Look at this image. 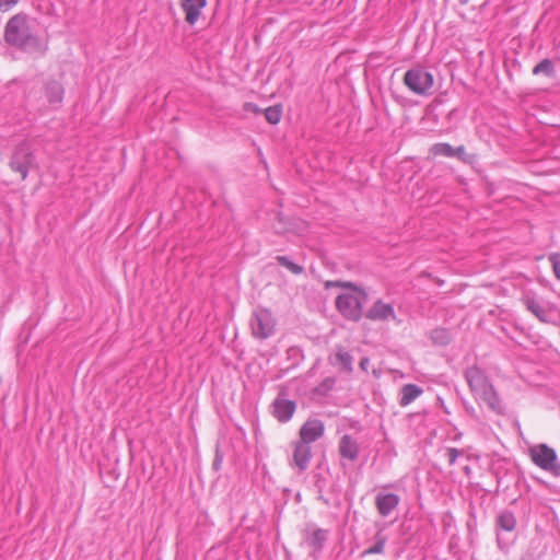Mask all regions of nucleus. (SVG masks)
I'll use <instances>...</instances> for the list:
<instances>
[{"label": "nucleus", "instance_id": "nucleus-12", "mask_svg": "<svg viewBox=\"0 0 560 560\" xmlns=\"http://www.w3.org/2000/svg\"><path fill=\"white\" fill-rule=\"evenodd\" d=\"M523 305L528 312L536 316L542 323L550 322V311L537 298L532 294H524L521 299Z\"/></svg>", "mask_w": 560, "mask_h": 560}, {"label": "nucleus", "instance_id": "nucleus-16", "mask_svg": "<svg viewBox=\"0 0 560 560\" xmlns=\"http://www.w3.org/2000/svg\"><path fill=\"white\" fill-rule=\"evenodd\" d=\"M400 498L395 493H378L375 498V506L380 515L388 516L399 504Z\"/></svg>", "mask_w": 560, "mask_h": 560}, {"label": "nucleus", "instance_id": "nucleus-13", "mask_svg": "<svg viewBox=\"0 0 560 560\" xmlns=\"http://www.w3.org/2000/svg\"><path fill=\"white\" fill-rule=\"evenodd\" d=\"M475 395L478 396L494 412L499 415L504 413L505 408L491 383H489Z\"/></svg>", "mask_w": 560, "mask_h": 560}, {"label": "nucleus", "instance_id": "nucleus-26", "mask_svg": "<svg viewBox=\"0 0 560 560\" xmlns=\"http://www.w3.org/2000/svg\"><path fill=\"white\" fill-rule=\"evenodd\" d=\"M266 120L271 125H277L281 120L282 107L281 105L269 106L264 110Z\"/></svg>", "mask_w": 560, "mask_h": 560}, {"label": "nucleus", "instance_id": "nucleus-24", "mask_svg": "<svg viewBox=\"0 0 560 560\" xmlns=\"http://www.w3.org/2000/svg\"><path fill=\"white\" fill-rule=\"evenodd\" d=\"M335 360L336 363L341 365L343 371L352 372L353 358L348 351L340 348L335 355Z\"/></svg>", "mask_w": 560, "mask_h": 560}, {"label": "nucleus", "instance_id": "nucleus-17", "mask_svg": "<svg viewBox=\"0 0 560 560\" xmlns=\"http://www.w3.org/2000/svg\"><path fill=\"white\" fill-rule=\"evenodd\" d=\"M466 382L474 394L486 387L490 381L478 366H470L465 371Z\"/></svg>", "mask_w": 560, "mask_h": 560}, {"label": "nucleus", "instance_id": "nucleus-11", "mask_svg": "<svg viewBox=\"0 0 560 560\" xmlns=\"http://www.w3.org/2000/svg\"><path fill=\"white\" fill-rule=\"evenodd\" d=\"M338 452L341 458L353 463L359 458L360 445L352 435L343 434L338 443Z\"/></svg>", "mask_w": 560, "mask_h": 560}, {"label": "nucleus", "instance_id": "nucleus-10", "mask_svg": "<svg viewBox=\"0 0 560 560\" xmlns=\"http://www.w3.org/2000/svg\"><path fill=\"white\" fill-rule=\"evenodd\" d=\"M325 424L319 419H308L300 429V441L312 444L324 435Z\"/></svg>", "mask_w": 560, "mask_h": 560}, {"label": "nucleus", "instance_id": "nucleus-3", "mask_svg": "<svg viewBox=\"0 0 560 560\" xmlns=\"http://www.w3.org/2000/svg\"><path fill=\"white\" fill-rule=\"evenodd\" d=\"M337 287L346 291L340 293L335 305L340 315L347 320L360 322L363 317V307L369 301V293L364 288L351 281H328L326 288Z\"/></svg>", "mask_w": 560, "mask_h": 560}, {"label": "nucleus", "instance_id": "nucleus-33", "mask_svg": "<svg viewBox=\"0 0 560 560\" xmlns=\"http://www.w3.org/2000/svg\"><path fill=\"white\" fill-rule=\"evenodd\" d=\"M244 110L247 112V113H253L255 115H258L261 113V109L254 103H245L244 106H243Z\"/></svg>", "mask_w": 560, "mask_h": 560}, {"label": "nucleus", "instance_id": "nucleus-4", "mask_svg": "<svg viewBox=\"0 0 560 560\" xmlns=\"http://www.w3.org/2000/svg\"><path fill=\"white\" fill-rule=\"evenodd\" d=\"M402 82L412 93L427 96L431 94L434 79L424 67L417 66L406 71Z\"/></svg>", "mask_w": 560, "mask_h": 560}, {"label": "nucleus", "instance_id": "nucleus-5", "mask_svg": "<svg viewBox=\"0 0 560 560\" xmlns=\"http://www.w3.org/2000/svg\"><path fill=\"white\" fill-rule=\"evenodd\" d=\"M34 163L35 154L28 141H21L14 147L9 162L12 172L20 174L21 178L25 179Z\"/></svg>", "mask_w": 560, "mask_h": 560}, {"label": "nucleus", "instance_id": "nucleus-2", "mask_svg": "<svg viewBox=\"0 0 560 560\" xmlns=\"http://www.w3.org/2000/svg\"><path fill=\"white\" fill-rule=\"evenodd\" d=\"M30 22L28 15L22 12L11 16L4 26V42L23 52L43 57L48 50V44L33 32Z\"/></svg>", "mask_w": 560, "mask_h": 560}, {"label": "nucleus", "instance_id": "nucleus-22", "mask_svg": "<svg viewBox=\"0 0 560 560\" xmlns=\"http://www.w3.org/2000/svg\"><path fill=\"white\" fill-rule=\"evenodd\" d=\"M534 75L545 74L546 77L553 78L556 75L555 63L551 59H542L532 70Z\"/></svg>", "mask_w": 560, "mask_h": 560}, {"label": "nucleus", "instance_id": "nucleus-21", "mask_svg": "<svg viewBox=\"0 0 560 560\" xmlns=\"http://www.w3.org/2000/svg\"><path fill=\"white\" fill-rule=\"evenodd\" d=\"M495 524L497 528L511 533L516 527L515 515L511 511L505 510L498 515Z\"/></svg>", "mask_w": 560, "mask_h": 560}, {"label": "nucleus", "instance_id": "nucleus-34", "mask_svg": "<svg viewBox=\"0 0 560 560\" xmlns=\"http://www.w3.org/2000/svg\"><path fill=\"white\" fill-rule=\"evenodd\" d=\"M335 384V380L334 378H326L323 381V383L320 384L322 387H324L325 389H330Z\"/></svg>", "mask_w": 560, "mask_h": 560}, {"label": "nucleus", "instance_id": "nucleus-39", "mask_svg": "<svg viewBox=\"0 0 560 560\" xmlns=\"http://www.w3.org/2000/svg\"><path fill=\"white\" fill-rule=\"evenodd\" d=\"M556 47L559 49L560 48V42L556 45Z\"/></svg>", "mask_w": 560, "mask_h": 560}, {"label": "nucleus", "instance_id": "nucleus-9", "mask_svg": "<svg viewBox=\"0 0 560 560\" xmlns=\"http://www.w3.org/2000/svg\"><path fill=\"white\" fill-rule=\"evenodd\" d=\"M295 408V401L285 398L281 392L272 402V415L278 421L287 422L292 418Z\"/></svg>", "mask_w": 560, "mask_h": 560}, {"label": "nucleus", "instance_id": "nucleus-14", "mask_svg": "<svg viewBox=\"0 0 560 560\" xmlns=\"http://www.w3.org/2000/svg\"><path fill=\"white\" fill-rule=\"evenodd\" d=\"M207 5V0H180V8L185 13V21L195 25L199 20L201 10Z\"/></svg>", "mask_w": 560, "mask_h": 560}, {"label": "nucleus", "instance_id": "nucleus-20", "mask_svg": "<svg viewBox=\"0 0 560 560\" xmlns=\"http://www.w3.org/2000/svg\"><path fill=\"white\" fill-rule=\"evenodd\" d=\"M387 542V536L383 533V530H377L374 535V544L369 548L364 549L361 553V557L371 556V555H383L385 551V546Z\"/></svg>", "mask_w": 560, "mask_h": 560}, {"label": "nucleus", "instance_id": "nucleus-8", "mask_svg": "<svg viewBox=\"0 0 560 560\" xmlns=\"http://www.w3.org/2000/svg\"><path fill=\"white\" fill-rule=\"evenodd\" d=\"M363 316L373 322L397 320L393 305L383 302L381 299L375 301Z\"/></svg>", "mask_w": 560, "mask_h": 560}, {"label": "nucleus", "instance_id": "nucleus-23", "mask_svg": "<svg viewBox=\"0 0 560 560\" xmlns=\"http://www.w3.org/2000/svg\"><path fill=\"white\" fill-rule=\"evenodd\" d=\"M429 153L433 156L454 158V147L446 142L434 143Z\"/></svg>", "mask_w": 560, "mask_h": 560}, {"label": "nucleus", "instance_id": "nucleus-38", "mask_svg": "<svg viewBox=\"0 0 560 560\" xmlns=\"http://www.w3.org/2000/svg\"><path fill=\"white\" fill-rule=\"evenodd\" d=\"M469 0H459L462 4H466Z\"/></svg>", "mask_w": 560, "mask_h": 560}, {"label": "nucleus", "instance_id": "nucleus-31", "mask_svg": "<svg viewBox=\"0 0 560 560\" xmlns=\"http://www.w3.org/2000/svg\"><path fill=\"white\" fill-rule=\"evenodd\" d=\"M19 0H0V12H7L12 9Z\"/></svg>", "mask_w": 560, "mask_h": 560}, {"label": "nucleus", "instance_id": "nucleus-35", "mask_svg": "<svg viewBox=\"0 0 560 560\" xmlns=\"http://www.w3.org/2000/svg\"><path fill=\"white\" fill-rule=\"evenodd\" d=\"M221 463H222V458L217 453L215 458H214L213 464H212L213 469L219 470L220 467H221Z\"/></svg>", "mask_w": 560, "mask_h": 560}, {"label": "nucleus", "instance_id": "nucleus-15", "mask_svg": "<svg viewBox=\"0 0 560 560\" xmlns=\"http://www.w3.org/2000/svg\"><path fill=\"white\" fill-rule=\"evenodd\" d=\"M293 463L300 471L307 469L312 458V446L302 441H298L293 451Z\"/></svg>", "mask_w": 560, "mask_h": 560}, {"label": "nucleus", "instance_id": "nucleus-29", "mask_svg": "<svg viewBox=\"0 0 560 560\" xmlns=\"http://www.w3.org/2000/svg\"><path fill=\"white\" fill-rule=\"evenodd\" d=\"M454 158L458 159L459 161L466 164H471L476 161V154L467 153L464 145L454 148Z\"/></svg>", "mask_w": 560, "mask_h": 560}, {"label": "nucleus", "instance_id": "nucleus-7", "mask_svg": "<svg viewBox=\"0 0 560 560\" xmlns=\"http://www.w3.org/2000/svg\"><path fill=\"white\" fill-rule=\"evenodd\" d=\"M252 334L255 338L264 340L271 337L276 330V319L267 308L254 311L250 318Z\"/></svg>", "mask_w": 560, "mask_h": 560}, {"label": "nucleus", "instance_id": "nucleus-36", "mask_svg": "<svg viewBox=\"0 0 560 560\" xmlns=\"http://www.w3.org/2000/svg\"><path fill=\"white\" fill-rule=\"evenodd\" d=\"M369 364V359L368 358H364L361 360L360 362V366L361 369L365 370L366 369V365Z\"/></svg>", "mask_w": 560, "mask_h": 560}, {"label": "nucleus", "instance_id": "nucleus-37", "mask_svg": "<svg viewBox=\"0 0 560 560\" xmlns=\"http://www.w3.org/2000/svg\"><path fill=\"white\" fill-rule=\"evenodd\" d=\"M497 540H498V544L499 546L501 547V544H502V537L500 534L497 535Z\"/></svg>", "mask_w": 560, "mask_h": 560}, {"label": "nucleus", "instance_id": "nucleus-1", "mask_svg": "<svg viewBox=\"0 0 560 560\" xmlns=\"http://www.w3.org/2000/svg\"><path fill=\"white\" fill-rule=\"evenodd\" d=\"M65 92V86L60 80L51 75L40 74L26 83L24 97L31 110L45 115L62 106Z\"/></svg>", "mask_w": 560, "mask_h": 560}, {"label": "nucleus", "instance_id": "nucleus-30", "mask_svg": "<svg viewBox=\"0 0 560 560\" xmlns=\"http://www.w3.org/2000/svg\"><path fill=\"white\" fill-rule=\"evenodd\" d=\"M463 454L462 451L455 448V447H448L446 450V456H447V459H448V464L452 466L456 463V459L458 458V456H460Z\"/></svg>", "mask_w": 560, "mask_h": 560}, {"label": "nucleus", "instance_id": "nucleus-27", "mask_svg": "<svg viewBox=\"0 0 560 560\" xmlns=\"http://www.w3.org/2000/svg\"><path fill=\"white\" fill-rule=\"evenodd\" d=\"M276 260L280 266L287 268L293 275H301L303 272V267L293 262L288 256H277Z\"/></svg>", "mask_w": 560, "mask_h": 560}, {"label": "nucleus", "instance_id": "nucleus-18", "mask_svg": "<svg viewBox=\"0 0 560 560\" xmlns=\"http://www.w3.org/2000/svg\"><path fill=\"white\" fill-rule=\"evenodd\" d=\"M327 537L328 532L322 528H317L306 536L305 544L308 548L312 549V555L314 557H316V555L323 550Z\"/></svg>", "mask_w": 560, "mask_h": 560}, {"label": "nucleus", "instance_id": "nucleus-19", "mask_svg": "<svg viewBox=\"0 0 560 560\" xmlns=\"http://www.w3.org/2000/svg\"><path fill=\"white\" fill-rule=\"evenodd\" d=\"M423 389L416 384H405L400 389L399 405L405 407L416 400Z\"/></svg>", "mask_w": 560, "mask_h": 560}, {"label": "nucleus", "instance_id": "nucleus-28", "mask_svg": "<svg viewBox=\"0 0 560 560\" xmlns=\"http://www.w3.org/2000/svg\"><path fill=\"white\" fill-rule=\"evenodd\" d=\"M275 231L278 234H283L293 231L292 224L284 219L281 213H278L277 221L273 223Z\"/></svg>", "mask_w": 560, "mask_h": 560}, {"label": "nucleus", "instance_id": "nucleus-6", "mask_svg": "<svg viewBox=\"0 0 560 560\" xmlns=\"http://www.w3.org/2000/svg\"><path fill=\"white\" fill-rule=\"evenodd\" d=\"M532 462L540 469L550 472L555 477H560V465L557 463L556 451L547 444H538L529 448Z\"/></svg>", "mask_w": 560, "mask_h": 560}, {"label": "nucleus", "instance_id": "nucleus-25", "mask_svg": "<svg viewBox=\"0 0 560 560\" xmlns=\"http://www.w3.org/2000/svg\"><path fill=\"white\" fill-rule=\"evenodd\" d=\"M430 338L434 345L446 346L451 341V336L445 328H435L430 332Z\"/></svg>", "mask_w": 560, "mask_h": 560}, {"label": "nucleus", "instance_id": "nucleus-32", "mask_svg": "<svg viewBox=\"0 0 560 560\" xmlns=\"http://www.w3.org/2000/svg\"><path fill=\"white\" fill-rule=\"evenodd\" d=\"M552 267L556 277L560 280V255L551 256Z\"/></svg>", "mask_w": 560, "mask_h": 560}]
</instances>
